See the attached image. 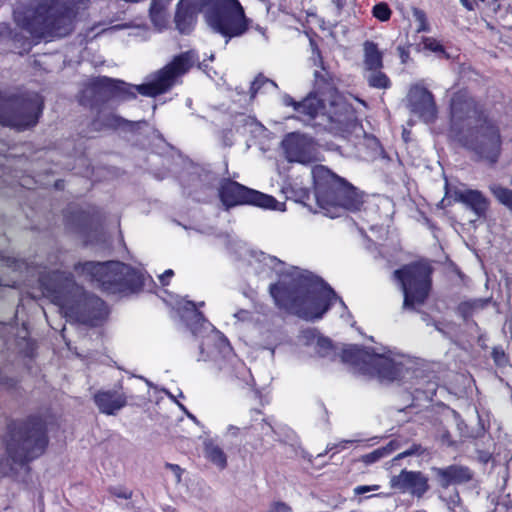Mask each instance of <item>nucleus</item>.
<instances>
[{"instance_id": "3", "label": "nucleus", "mask_w": 512, "mask_h": 512, "mask_svg": "<svg viewBox=\"0 0 512 512\" xmlns=\"http://www.w3.org/2000/svg\"><path fill=\"white\" fill-rule=\"evenodd\" d=\"M449 126L459 142L480 158L496 163L501 153L500 128L466 86L454 90L448 104Z\"/></svg>"}, {"instance_id": "35", "label": "nucleus", "mask_w": 512, "mask_h": 512, "mask_svg": "<svg viewBox=\"0 0 512 512\" xmlns=\"http://www.w3.org/2000/svg\"><path fill=\"white\" fill-rule=\"evenodd\" d=\"M199 13H203L204 19L206 18V11H209L216 2V0H181Z\"/></svg>"}, {"instance_id": "28", "label": "nucleus", "mask_w": 512, "mask_h": 512, "mask_svg": "<svg viewBox=\"0 0 512 512\" xmlns=\"http://www.w3.org/2000/svg\"><path fill=\"white\" fill-rule=\"evenodd\" d=\"M490 303V299H472L463 301L457 306V313L464 320L473 317Z\"/></svg>"}, {"instance_id": "7", "label": "nucleus", "mask_w": 512, "mask_h": 512, "mask_svg": "<svg viewBox=\"0 0 512 512\" xmlns=\"http://www.w3.org/2000/svg\"><path fill=\"white\" fill-rule=\"evenodd\" d=\"M48 444L44 424L39 419L14 424L5 440L6 459L0 460V471L9 474L40 457Z\"/></svg>"}, {"instance_id": "24", "label": "nucleus", "mask_w": 512, "mask_h": 512, "mask_svg": "<svg viewBox=\"0 0 512 512\" xmlns=\"http://www.w3.org/2000/svg\"><path fill=\"white\" fill-rule=\"evenodd\" d=\"M433 471L442 487L466 483L472 478V474L468 468L458 465H452L446 468H433Z\"/></svg>"}, {"instance_id": "36", "label": "nucleus", "mask_w": 512, "mask_h": 512, "mask_svg": "<svg viewBox=\"0 0 512 512\" xmlns=\"http://www.w3.org/2000/svg\"><path fill=\"white\" fill-rule=\"evenodd\" d=\"M66 219L67 221L78 222V225L82 227L87 225L90 215L82 209H76L70 212L69 215H66Z\"/></svg>"}, {"instance_id": "39", "label": "nucleus", "mask_w": 512, "mask_h": 512, "mask_svg": "<svg viewBox=\"0 0 512 512\" xmlns=\"http://www.w3.org/2000/svg\"><path fill=\"white\" fill-rule=\"evenodd\" d=\"M492 357L495 363L499 366L505 365L507 363L506 355L501 348H494L492 351Z\"/></svg>"}, {"instance_id": "19", "label": "nucleus", "mask_w": 512, "mask_h": 512, "mask_svg": "<svg viewBox=\"0 0 512 512\" xmlns=\"http://www.w3.org/2000/svg\"><path fill=\"white\" fill-rule=\"evenodd\" d=\"M283 102L299 114V119L307 122L314 121L318 115L323 117L326 107V98H321L315 93L309 92L301 101H296L292 96L285 95Z\"/></svg>"}, {"instance_id": "1", "label": "nucleus", "mask_w": 512, "mask_h": 512, "mask_svg": "<svg viewBox=\"0 0 512 512\" xmlns=\"http://www.w3.org/2000/svg\"><path fill=\"white\" fill-rule=\"evenodd\" d=\"M199 61L194 50L181 52L157 71L153 81L140 85H132L123 80L99 76L90 81L87 92L79 99L82 106L91 110L97 109V114L88 125L89 132L104 130H117L120 128H133L138 122L127 120L114 113L103 114L101 107L111 99L128 101L135 99L137 94L146 97H156L168 92L177 82L178 78L187 74Z\"/></svg>"}, {"instance_id": "25", "label": "nucleus", "mask_w": 512, "mask_h": 512, "mask_svg": "<svg viewBox=\"0 0 512 512\" xmlns=\"http://www.w3.org/2000/svg\"><path fill=\"white\" fill-rule=\"evenodd\" d=\"M363 51V63L366 70L383 69V53L380 51L377 43L366 40L363 43Z\"/></svg>"}, {"instance_id": "21", "label": "nucleus", "mask_w": 512, "mask_h": 512, "mask_svg": "<svg viewBox=\"0 0 512 512\" xmlns=\"http://www.w3.org/2000/svg\"><path fill=\"white\" fill-rule=\"evenodd\" d=\"M454 199L472 210L479 218L486 216L490 205L485 195L476 189L455 190Z\"/></svg>"}, {"instance_id": "26", "label": "nucleus", "mask_w": 512, "mask_h": 512, "mask_svg": "<svg viewBox=\"0 0 512 512\" xmlns=\"http://www.w3.org/2000/svg\"><path fill=\"white\" fill-rule=\"evenodd\" d=\"M204 305L205 303L203 301L196 303L183 298L177 302V311L183 320H207L204 313L201 311Z\"/></svg>"}, {"instance_id": "16", "label": "nucleus", "mask_w": 512, "mask_h": 512, "mask_svg": "<svg viewBox=\"0 0 512 512\" xmlns=\"http://www.w3.org/2000/svg\"><path fill=\"white\" fill-rule=\"evenodd\" d=\"M310 46L313 63L321 69V71L316 70L314 72L313 90L311 93L326 99H331L336 94H341L336 86L334 75L326 67L322 52L316 41L310 39Z\"/></svg>"}, {"instance_id": "8", "label": "nucleus", "mask_w": 512, "mask_h": 512, "mask_svg": "<svg viewBox=\"0 0 512 512\" xmlns=\"http://www.w3.org/2000/svg\"><path fill=\"white\" fill-rule=\"evenodd\" d=\"M73 270L90 282H96L108 294L129 295L144 286L142 274L120 261H79L73 265Z\"/></svg>"}, {"instance_id": "17", "label": "nucleus", "mask_w": 512, "mask_h": 512, "mask_svg": "<svg viewBox=\"0 0 512 512\" xmlns=\"http://www.w3.org/2000/svg\"><path fill=\"white\" fill-rule=\"evenodd\" d=\"M408 103L411 112L423 122L432 124L438 117V107L433 93L423 85H412L408 92Z\"/></svg>"}, {"instance_id": "49", "label": "nucleus", "mask_w": 512, "mask_h": 512, "mask_svg": "<svg viewBox=\"0 0 512 512\" xmlns=\"http://www.w3.org/2000/svg\"><path fill=\"white\" fill-rule=\"evenodd\" d=\"M353 441L352 440H343L341 441L340 443H338L335 448H339V449H345L346 448V445L349 444V443H352ZM330 450H333L334 447H330L329 448Z\"/></svg>"}, {"instance_id": "12", "label": "nucleus", "mask_w": 512, "mask_h": 512, "mask_svg": "<svg viewBox=\"0 0 512 512\" xmlns=\"http://www.w3.org/2000/svg\"><path fill=\"white\" fill-rule=\"evenodd\" d=\"M44 110V100L32 92L0 96V125L17 132L34 128Z\"/></svg>"}, {"instance_id": "40", "label": "nucleus", "mask_w": 512, "mask_h": 512, "mask_svg": "<svg viewBox=\"0 0 512 512\" xmlns=\"http://www.w3.org/2000/svg\"><path fill=\"white\" fill-rule=\"evenodd\" d=\"M379 489L378 485H360L353 489L355 495H362Z\"/></svg>"}, {"instance_id": "29", "label": "nucleus", "mask_w": 512, "mask_h": 512, "mask_svg": "<svg viewBox=\"0 0 512 512\" xmlns=\"http://www.w3.org/2000/svg\"><path fill=\"white\" fill-rule=\"evenodd\" d=\"M398 445L395 441H390L386 446L380 447L368 454H365L361 457V461L367 465L375 463L380 459L390 455L393 451L397 449Z\"/></svg>"}, {"instance_id": "31", "label": "nucleus", "mask_w": 512, "mask_h": 512, "mask_svg": "<svg viewBox=\"0 0 512 512\" xmlns=\"http://www.w3.org/2000/svg\"><path fill=\"white\" fill-rule=\"evenodd\" d=\"M424 48L437 54L439 57L446 60L450 59V54L446 51L444 45L433 37L423 38Z\"/></svg>"}, {"instance_id": "51", "label": "nucleus", "mask_w": 512, "mask_h": 512, "mask_svg": "<svg viewBox=\"0 0 512 512\" xmlns=\"http://www.w3.org/2000/svg\"><path fill=\"white\" fill-rule=\"evenodd\" d=\"M442 438H443V441L447 442L448 444H451V441L449 440L448 433L443 434Z\"/></svg>"}, {"instance_id": "18", "label": "nucleus", "mask_w": 512, "mask_h": 512, "mask_svg": "<svg viewBox=\"0 0 512 512\" xmlns=\"http://www.w3.org/2000/svg\"><path fill=\"white\" fill-rule=\"evenodd\" d=\"M389 484L396 492L408 493L417 498H421L429 489L428 478L422 472L406 469L392 476Z\"/></svg>"}, {"instance_id": "4", "label": "nucleus", "mask_w": 512, "mask_h": 512, "mask_svg": "<svg viewBox=\"0 0 512 512\" xmlns=\"http://www.w3.org/2000/svg\"><path fill=\"white\" fill-rule=\"evenodd\" d=\"M269 292L278 308L301 320H320L327 314L346 320L352 317L344 300L323 278L302 275L293 283H272Z\"/></svg>"}, {"instance_id": "43", "label": "nucleus", "mask_w": 512, "mask_h": 512, "mask_svg": "<svg viewBox=\"0 0 512 512\" xmlns=\"http://www.w3.org/2000/svg\"><path fill=\"white\" fill-rule=\"evenodd\" d=\"M174 271L172 269H167L162 275L159 276L160 283L163 286H167L170 283V279L173 277Z\"/></svg>"}, {"instance_id": "48", "label": "nucleus", "mask_w": 512, "mask_h": 512, "mask_svg": "<svg viewBox=\"0 0 512 512\" xmlns=\"http://www.w3.org/2000/svg\"><path fill=\"white\" fill-rule=\"evenodd\" d=\"M461 4L468 10H474V3L471 0H460Z\"/></svg>"}, {"instance_id": "53", "label": "nucleus", "mask_w": 512, "mask_h": 512, "mask_svg": "<svg viewBox=\"0 0 512 512\" xmlns=\"http://www.w3.org/2000/svg\"><path fill=\"white\" fill-rule=\"evenodd\" d=\"M71 324H76V325H79V324H87L88 322H75V321H72L70 322Z\"/></svg>"}, {"instance_id": "14", "label": "nucleus", "mask_w": 512, "mask_h": 512, "mask_svg": "<svg viewBox=\"0 0 512 512\" xmlns=\"http://www.w3.org/2000/svg\"><path fill=\"white\" fill-rule=\"evenodd\" d=\"M323 118L325 129L334 135L347 137L362 129L355 107L342 94L327 99Z\"/></svg>"}, {"instance_id": "2", "label": "nucleus", "mask_w": 512, "mask_h": 512, "mask_svg": "<svg viewBox=\"0 0 512 512\" xmlns=\"http://www.w3.org/2000/svg\"><path fill=\"white\" fill-rule=\"evenodd\" d=\"M299 341L312 347L323 358L339 359L354 373L375 378L381 383H402L413 375L414 362L406 355L388 347H365L358 345H334L330 339L314 330L304 331Z\"/></svg>"}, {"instance_id": "15", "label": "nucleus", "mask_w": 512, "mask_h": 512, "mask_svg": "<svg viewBox=\"0 0 512 512\" xmlns=\"http://www.w3.org/2000/svg\"><path fill=\"white\" fill-rule=\"evenodd\" d=\"M218 196L226 209L249 205L274 210L278 204L275 197L249 188L230 178H223L220 181Z\"/></svg>"}, {"instance_id": "23", "label": "nucleus", "mask_w": 512, "mask_h": 512, "mask_svg": "<svg viewBox=\"0 0 512 512\" xmlns=\"http://www.w3.org/2000/svg\"><path fill=\"white\" fill-rule=\"evenodd\" d=\"M198 14L199 12L179 0L174 14L175 28L180 34L189 35L197 24Z\"/></svg>"}, {"instance_id": "34", "label": "nucleus", "mask_w": 512, "mask_h": 512, "mask_svg": "<svg viewBox=\"0 0 512 512\" xmlns=\"http://www.w3.org/2000/svg\"><path fill=\"white\" fill-rule=\"evenodd\" d=\"M265 85L277 87V84L273 80L267 78L262 73H259L251 83L249 90L251 97L254 98Z\"/></svg>"}, {"instance_id": "45", "label": "nucleus", "mask_w": 512, "mask_h": 512, "mask_svg": "<svg viewBox=\"0 0 512 512\" xmlns=\"http://www.w3.org/2000/svg\"><path fill=\"white\" fill-rule=\"evenodd\" d=\"M418 449H419V447L414 445L411 449L406 450V451H404L402 453H399L396 456L395 460L402 459V458L407 457V456H411V455L415 454L418 451Z\"/></svg>"}, {"instance_id": "32", "label": "nucleus", "mask_w": 512, "mask_h": 512, "mask_svg": "<svg viewBox=\"0 0 512 512\" xmlns=\"http://www.w3.org/2000/svg\"><path fill=\"white\" fill-rule=\"evenodd\" d=\"M491 192L499 203L512 211V190L503 186L491 188Z\"/></svg>"}, {"instance_id": "10", "label": "nucleus", "mask_w": 512, "mask_h": 512, "mask_svg": "<svg viewBox=\"0 0 512 512\" xmlns=\"http://www.w3.org/2000/svg\"><path fill=\"white\" fill-rule=\"evenodd\" d=\"M188 329L201 339L197 361L214 362L219 370L223 369V363L228 362L232 365L235 376L249 384V370L236 358L228 340L215 329L212 322H188Z\"/></svg>"}, {"instance_id": "20", "label": "nucleus", "mask_w": 512, "mask_h": 512, "mask_svg": "<svg viewBox=\"0 0 512 512\" xmlns=\"http://www.w3.org/2000/svg\"><path fill=\"white\" fill-rule=\"evenodd\" d=\"M93 399L98 410L106 415H115L128 403V396L120 384L117 389L97 391Z\"/></svg>"}, {"instance_id": "9", "label": "nucleus", "mask_w": 512, "mask_h": 512, "mask_svg": "<svg viewBox=\"0 0 512 512\" xmlns=\"http://www.w3.org/2000/svg\"><path fill=\"white\" fill-rule=\"evenodd\" d=\"M312 178L317 204L327 213L345 209L352 212L360 211L363 195L345 178L338 176L324 165L312 168Z\"/></svg>"}, {"instance_id": "44", "label": "nucleus", "mask_w": 512, "mask_h": 512, "mask_svg": "<svg viewBox=\"0 0 512 512\" xmlns=\"http://www.w3.org/2000/svg\"><path fill=\"white\" fill-rule=\"evenodd\" d=\"M268 512H290V508L282 502L274 503Z\"/></svg>"}, {"instance_id": "6", "label": "nucleus", "mask_w": 512, "mask_h": 512, "mask_svg": "<svg viewBox=\"0 0 512 512\" xmlns=\"http://www.w3.org/2000/svg\"><path fill=\"white\" fill-rule=\"evenodd\" d=\"M83 0H34L18 23L33 39L54 41L70 36L76 29Z\"/></svg>"}, {"instance_id": "52", "label": "nucleus", "mask_w": 512, "mask_h": 512, "mask_svg": "<svg viewBox=\"0 0 512 512\" xmlns=\"http://www.w3.org/2000/svg\"><path fill=\"white\" fill-rule=\"evenodd\" d=\"M465 70H466V68H465V67H462V68H461V72H464ZM467 70H468V71H472V72H474V70H473L470 66H469V67H467Z\"/></svg>"}, {"instance_id": "38", "label": "nucleus", "mask_w": 512, "mask_h": 512, "mask_svg": "<svg viewBox=\"0 0 512 512\" xmlns=\"http://www.w3.org/2000/svg\"><path fill=\"white\" fill-rule=\"evenodd\" d=\"M398 56L402 64H407L410 61V45L397 47Z\"/></svg>"}, {"instance_id": "27", "label": "nucleus", "mask_w": 512, "mask_h": 512, "mask_svg": "<svg viewBox=\"0 0 512 512\" xmlns=\"http://www.w3.org/2000/svg\"><path fill=\"white\" fill-rule=\"evenodd\" d=\"M204 457L220 470L227 467V455L213 440L204 442Z\"/></svg>"}, {"instance_id": "47", "label": "nucleus", "mask_w": 512, "mask_h": 512, "mask_svg": "<svg viewBox=\"0 0 512 512\" xmlns=\"http://www.w3.org/2000/svg\"><path fill=\"white\" fill-rule=\"evenodd\" d=\"M167 467L174 472V474L176 475V477H177V479L179 481L180 478H181V469H180V467L178 465H176V464H168Z\"/></svg>"}, {"instance_id": "11", "label": "nucleus", "mask_w": 512, "mask_h": 512, "mask_svg": "<svg viewBox=\"0 0 512 512\" xmlns=\"http://www.w3.org/2000/svg\"><path fill=\"white\" fill-rule=\"evenodd\" d=\"M432 266L425 261H413L393 271L392 278L403 293V308L416 310L424 305L432 291Z\"/></svg>"}, {"instance_id": "46", "label": "nucleus", "mask_w": 512, "mask_h": 512, "mask_svg": "<svg viewBox=\"0 0 512 512\" xmlns=\"http://www.w3.org/2000/svg\"><path fill=\"white\" fill-rule=\"evenodd\" d=\"M239 432H240V428L236 427L234 425H229L226 429L227 436L237 437L239 435Z\"/></svg>"}, {"instance_id": "41", "label": "nucleus", "mask_w": 512, "mask_h": 512, "mask_svg": "<svg viewBox=\"0 0 512 512\" xmlns=\"http://www.w3.org/2000/svg\"><path fill=\"white\" fill-rule=\"evenodd\" d=\"M111 492L118 498L130 499L132 497V491L125 488H113Z\"/></svg>"}, {"instance_id": "22", "label": "nucleus", "mask_w": 512, "mask_h": 512, "mask_svg": "<svg viewBox=\"0 0 512 512\" xmlns=\"http://www.w3.org/2000/svg\"><path fill=\"white\" fill-rule=\"evenodd\" d=\"M283 147L289 162L307 164L313 160L310 145L299 137L292 136L287 138L283 142Z\"/></svg>"}, {"instance_id": "50", "label": "nucleus", "mask_w": 512, "mask_h": 512, "mask_svg": "<svg viewBox=\"0 0 512 512\" xmlns=\"http://www.w3.org/2000/svg\"><path fill=\"white\" fill-rule=\"evenodd\" d=\"M351 327L353 329H355L360 334V336H363V337L365 336V333H364L362 327L355 326L354 324H352Z\"/></svg>"}, {"instance_id": "42", "label": "nucleus", "mask_w": 512, "mask_h": 512, "mask_svg": "<svg viewBox=\"0 0 512 512\" xmlns=\"http://www.w3.org/2000/svg\"><path fill=\"white\" fill-rule=\"evenodd\" d=\"M162 11H163V6L160 3H158L157 0H152L150 9H149L150 16L152 18H154L157 15L161 14Z\"/></svg>"}, {"instance_id": "5", "label": "nucleus", "mask_w": 512, "mask_h": 512, "mask_svg": "<svg viewBox=\"0 0 512 512\" xmlns=\"http://www.w3.org/2000/svg\"><path fill=\"white\" fill-rule=\"evenodd\" d=\"M42 294L69 320H107L109 308L100 297L85 292L70 272L53 270L38 279Z\"/></svg>"}, {"instance_id": "13", "label": "nucleus", "mask_w": 512, "mask_h": 512, "mask_svg": "<svg viewBox=\"0 0 512 512\" xmlns=\"http://www.w3.org/2000/svg\"><path fill=\"white\" fill-rule=\"evenodd\" d=\"M206 24L227 40L241 37L250 28L249 19L239 0H216L206 11Z\"/></svg>"}, {"instance_id": "30", "label": "nucleus", "mask_w": 512, "mask_h": 512, "mask_svg": "<svg viewBox=\"0 0 512 512\" xmlns=\"http://www.w3.org/2000/svg\"><path fill=\"white\" fill-rule=\"evenodd\" d=\"M370 74L367 77V83L369 87L375 89H389L392 86V82L386 73L382 69L370 70Z\"/></svg>"}, {"instance_id": "37", "label": "nucleus", "mask_w": 512, "mask_h": 512, "mask_svg": "<svg viewBox=\"0 0 512 512\" xmlns=\"http://www.w3.org/2000/svg\"><path fill=\"white\" fill-rule=\"evenodd\" d=\"M413 15L418 22L417 32H428L430 30V26L425 11L416 8L413 11Z\"/></svg>"}, {"instance_id": "33", "label": "nucleus", "mask_w": 512, "mask_h": 512, "mask_svg": "<svg viewBox=\"0 0 512 512\" xmlns=\"http://www.w3.org/2000/svg\"><path fill=\"white\" fill-rule=\"evenodd\" d=\"M372 16L381 22H387L391 19L392 10L386 2H379L373 6Z\"/></svg>"}]
</instances>
